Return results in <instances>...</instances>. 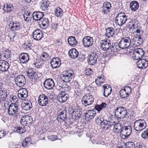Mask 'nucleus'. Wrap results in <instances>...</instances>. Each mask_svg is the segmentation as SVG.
<instances>
[{
    "label": "nucleus",
    "instance_id": "1",
    "mask_svg": "<svg viewBox=\"0 0 148 148\" xmlns=\"http://www.w3.org/2000/svg\"><path fill=\"white\" fill-rule=\"evenodd\" d=\"M128 114L127 110L123 107L120 106L114 110V116L118 119H127L129 117Z\"/></svg>",
    "mask_w": 148,
    "mask_h": 148
},
{
    "label": "nucleus",
    "instance_id": "2",
    "mask_svg": "<svg viewBox=\"0 0 148 148\" xmlns=\"http://www.w3.org/2000/svg\"><path fill=\"white\" fill-rule=\"evenodd\" d=\"M62 79L64 82L68 83L73 81L75 77L74 71L72 69L64 71L61 75Z\"/></svg>",
    "mask_w": 148,
    "mask_h": 148
},
{
    "label": "nucleus",
    "instance_id": "3",
    "mask_svg": "<svg viewBox=\"0 0 148 148\" xmlns=\"http://www.w3.org/2000/svg\"><path fill=\"white\" fill-rule=\"evenodd\" d=\"M21 112L20 108L18 107L16 103H11L9 106L8 112L9 115L13 116L14 115L15 116H17Z\"/></svg>",
    "mask_w": 148,
    "mask_h": 148
},
{
    "label": "nucleus",
    "instance_id": "4",
    "mask_svg": "<svg viewBox=\"0 0 148 148\" xmlns=\"http://www.w3.org/2000/svg\"><path fill=\"white\" fill-rule=\"evenodd\" d=\"M134 127L137 131H141L145 128L147 124L143 119H138L135 121L134 123Z\"/></svg>",
    "mask_w": 148,
    "mask_h": 148
},
{
    "label": "nucleus",
    "instance_id": "5",
    "mask_svg": "<svg viewBox=\"0 0 148 148\" xmlns=\"http://www.w3.org/2000/svg\"><path fill=\"white\" fill-rule=\"evenodd\" d=\"M127 20V16L124 12L118 13L115 18V22L116 24L122 26L125 24Z\"/></svg>",
    "mask_w": 148,
    "mask_h": 148
},
{
    "label": "nucleus",
    "instance_id": "6",
    "mask_svg": "<svg viewBox=\"0 0 148 148\" xmlns=\"http://www.w3.org/2000/svg\"><path fill=\"white\" fill-rule=\"evenodd\" d=\"M93 96L90 93L86 94L82 99V103L85 106L91 105L94 102Z\"/></svg>",
    "mask_w": 148,
    "mask_h": 148
},
{
    "label": "nucleus",
    "instance_id": "7",
    "mask_svg": "<svg viewBox=\"0 0 148 148\" xmlns=\"http://www.w3.org/2000/svg\"><path fill=\"white\" fill-rule=\"evenodd\" d=\"M25 72L27 76L31 81H35L37 79L38 77V74L35 69L31 68H29Z\"/></svg>",
    "mask_w": 148,
    "mask_h": 148
},
{
    "label": "nucleus",
    "instance_id": "8",
    "mask_svg": "<svg viewBox=\"0 0 148 148\" xmlns=\"http://www.w3.org/2000/svg\"><path fill=\"white\" fill-rule=\"evenodd\" d=\"M43 84L44 87L47 90L53 89L55 85L54 81L51 78H48L45 79Z\"/></svg>",
    "mask_w": 148,
    "mask_h": 148
},
{
    "label": "nucleus",
    "instance_id": "9",
    "mask_svg": "<svg viewBox=\"0 0 148 148\" xmlns=\"http://www.w3.org/2000/svg\"><path fill=\"white\" fill-rule=\"evenodd\" d=\"M38 104L42 106H46L48 103V99L47 96L44 94L40 95L38 99Z\"/></svg>",
    "mask_w": 148,
    "mask_h": 148
},
{
    "label": "nucleus",
    "instance_id": "10",
    "mask_svg": "<svg viewBox=\"0 0 148 148\" xmlns=\"http://www.w3.org/2000/svg\"><path fill=\"white\" fill-rule=\"evenodd\" d=\"M82 45L85 47L88 48L91 46L93 43V39L90 36H86L82 40Z\"/></svg>",
    "mask_w": 148,
    "mask_h": 148
},
{
    "label": "nucleus",
    "instance_id": "11",
    "mask_svg": "<svg viewBox=\"0 0 148 148\" xmlns=\"http://www.w3.org/2000/svg\"><path fill=\"white\" fill-rule=\"evenodd\" d=\"M110 42V40L107 38L101 40L100 43L101 49L104 51L109 49L111 47Z\"/></svg>",
    "mask_w": 148,
    "mask_h": 148
},
{
    "label": "nucleus",
    "instance_id": "12",
    "mask_svg": "<svg viewBox=\"0 0 148 148\" xmlns=\"http://www.w3.org/2000/svg\"><path fill=\"white\" fill-rule=\"evenodd\" d=\"M98 57V54L95 53H93L88 56L87 57V62L89 65L93 66L95 64Z\"/></svg>",
    "mask_w": 148,
    "mask_h": 148
},
{
    "label": "nucleus",
    "instance_id": "13",
    "mask_svg": "<svg viewBox=\"0 0 148 148\" xmlns=\"http://www.w3.org/2000/svg\"><path fill=\"white\" fill-rule=\"evenodd\" d=\"M10 26V29L12 31L20 30L22 29L21 23L20 22L15 21L14 22L11 21L9 24Z\"/></svg>",
    "mask_w": 148,
    "mask_h": 148
},
{
    "label": "nucleus",
    "instance_id": "14",
    "mask_svg": "<svg viewBox=\"0 0 148 148\" xmlns=\"http://www.w3.org/2000/svg\"><path fill=\"white\" fill-rule=\"evenodd\" d=\"M15 82L17 86H23L26 84V81L25 77L22 75H18L15 78Z\"/></svg>",
    "mask_w": 148,
    "mask_h": 148
},
{
    "label": "nucleus",
    "instance_id": "15",
    "mask_svg": "<svg viewBox=\"0 0 148 148\" xmlns=\"http://www.w3.org/2000/svg\"><path fill=\"white\" fill-rule=\"evenodd\" d=\"M2 9L3 13L10 14L11 12H13L14 10V7L13 5L9 3H6L3 6Z\"/></svg>",
    "mask_w": 148,
    "mask_h": 148
},
{
    "label": "nucleus",
    "instance_id": "16",
    "mask_svg": "<svg viewBox=\"0 0 148 148\" xmlns=\"http://www.w3.org/2000/svg\"><path fill=\"white\" fill-rule=\"evenodd\" d=\"M32 36L34 40H39L43 37L42 31L40 29H37L32 33Z\"/></svg>",
    "mask_w": 148,
    "mask_h": 148
},
{
    "label": "nucleus",
    "instance_id": "17",
    "mask_svg": "<svg viewBox=\"0 0 148 148\" xmlns=\"http://www.w3.org/2000/svg\"><path fill=\"white\" fill-rule=\"evenodd\" d=\"M28 91L25 88H21L18 91V97L22 100H24L28 96Z\"/></svg>",
    "mask_w": 148,
    "mask_h": 148
},
{
    "label": "nucleus",
    "instance_id": "18",
    "mask_svg": "<svg viewBox=\"0 0 148 148\" xmlns=\"http://www.w3.org/2000/svg\"><path fill=\"white\" fill-rule=\"evenodd\" d=\"M132 127L128 125L127 126H124L123 128L121 130V133L123 132L125 135L122 134V136H124L125 138H128L131 134L132 132Z\"/></svg>",
    "mask_w": 148,
    "mask_h": 148
},
{
    "label": "nucleus",
    "instance_id": "19",
    "mask_svg": "<svg viewBox=\"0 0 148 148\" xmlns=\"http://www.w3.org/2000/svg\"><path fill=\"white\" fill-rule=\"evenodd\" d=\"M21 106L23 110H29L32 108L31 101L28 100H24L21 105Z\"/></svg>",
    "mask_w": 148,
    "mask_h": 148
},
{
    "label": "nucleus",
    "instance_id": "20",
    "mask_svg": "<svg viewBox=\"0 0 148 148\" xmlns=\"http://www.w3.org/2000/svg\"><path fill=\"white\" fill-rule=\"evenodd\" d=\"M66 111L60 110L57 112V120L59 122L63 121L66 118Z\"/></svg>",
    "mask_w": 148,
    "mask_h": 148
},
{
    "label": "nucleus",
    "instance_id": "21",
    "mask_svg": "<svg viewBox=\"0 0 148 148\" xmlns=\"http://www.w3.org/2000/svg\"><path fill=\"white\" fill-rule=\"evenodd\" d=\"M40 20L39 22H38V23L40 27L41 28L44 29V27H47L49 25V22L47 18L44 16Z\"/></svg>",
    "mask_w": 148,
    "mask_h": 148
},
{
    "label": "nucleus",
    "instance_id": "22",
    "mask_svg": "<svg viewBox=\"0 0 148 148\" xmlns=\"http://www.w3.org/2000/svg\"><path fill=\"white\" fill-rule=\"evenodd\" d=\"M61 60L58 58H53L51 60L50 64L53 69H56L61 64Z\"/></svg>",
    "mask_w": 148,
    "mask_h": 148
},
{
    "label": "nucleus",
    "instance_id": "23",
    "mask_svg": "<svg viewBox=\"0 0 148 148\" xmlns=\"http://www.w3.org/2000/svg\"><path fill=\"white\" fill-rule=\"evenodd\" d=\"M138 60L136 63L137 67L142 69L143 68H146L147 67L148 65L147 60L141 58Z\"/></svg>",
    "mask_w": 148,
    "mask_h": 148
},
{
    "label": "nucleus",
    "instance_id": "24",
    "mask_svg": "<svg viewBox=\"0 0 148 148\" xmlns=\"http://www.w3.org/2000/svg\"><path fill=\"white\" fill-rule=\"evenodd\" d=\"M29 55L26 53H22L19 54L20 61L23 64L27 62L29 60Z\"/></svg>",
    "mask_w": 148,
    "mask_h": 148
},
{
    "label": "nucleus",
    "instance_id": "25",
    "mask_svg": "<svg viewBox=\"0 0 148 148\" xmlns=\"http://www.w3.org/2000/svg\"><path fill=\"white\" fill-rule=\"evenodd\" d=\"M103 121L100 125L101 126L104 125L102 127L103 129L106 130L108 129H110L113 125V124H112L111 122L109 120L105 119L104 118Z\"/></svg>",
    "mask_w": 148,
    "mask_h": 148
},
{
    "label": "nucleus",
    "instance_id": "26",
    "mask_svg": "<svg viewBox=\"0 0 148 148\" xmlns=\"http://www.w3.org/2000/svg\"><path fill=\"white\" fill-rule=\"evenodd\" d=\"M33 19L39 22L40 20L44 16L43 12L39 11H35L32 14Z\"/></svg>",
    "mask_w": 148,
    "mask_h": 148
},
{
    "label": "nucleus",
    "instance_id": "27",
    "mask_svg": "<svg viewBox=\"0 0 148 148\" xmlns=\"http://www.w3.org/2000/svg\"><path fill=\"white\" fill-rule=\"evenodd\" d=\"M9 66V63L6 61L3 60H0V71L2 72L7 71Z\"/></svg>",
    "mask_w": 148,
    "mask_h": 148
},
{
    "label": "nucleus",
    "instance_id": "28",
    "mask_svg": "<svg viewBox=\"0 0 148 148\" xmlns=\"http://www.w3.org/2000/svg\"><path fill=\"white\" fill-rule=\"evenodd\" d=\"M104 89L103 93V96L105 97H107L111 93L112 88L111 86L108 84H106L103 86Z\"/></svg>",
    "mask_w": 148,
    "mask_h": 148
},
{
    "label": "nucleus",
    "instance_id": "29",
    "mask_svg": "<svg viewBox=\"0 0 148 148\" xmlns=\"http://www.w3.org/2000/svg\"><path fill=\"white\" fill-rule=\"evenodd\" d=\"M111 7V4L109 2H104L102 6V12L104 14H107L110 12V10Z\"/></svg>",
    "mask_w": 148,
    "mask_h": 148
},
{
    "label": "nucleus",
    "instance_id": "30",
    "mask_svg": "<svg viewBox=\"0 0 148 148\" xmlns=\"http://www.w3.org/2000/svg\"><path fill=\"white\" fill-rule=\"evenodd\" d=\"M69 55L70 58L74 59L79 56V52L75 48L71 49L69 51Z\"/></svg>",
    "mask_w": 148,
    "mask_h": 148
},
{
    "label": "nucleus",
    "instance_id": "31",
    "mask_svg": "<svg viewBox=\"0 0 148 148\" xmlns=\"http://www.w3.org/2000/svg\"><path fill=\"white\" fill-rule=\"evenodd\" d=\"M105 31V36L108 38L112 37L114 34V31L112 27H108L106 29Z\"/></svg>",
    "mask_w": 148,
    "mask_h": 148
},
{
    "label": "nucleus",
    "instance_id": "32",
    "mask_svg": "<svg viewBox=\"0 0 148 148\" xmlns=\"http://www.w3.org/2000/svg\"><path fill=\"white\" fill-rule=\"evenodd\" d=\"M40 8L42 10L45 11L48 10V7L49 6L50 2L47 0H42L40 3Z\"/></svg>",
    "mask_w": 148,
    "mask_h": 148
},
{
    "label": "nucleus",
    "instance_id": "33",
    "mask_svg": "<svg viewBox=\"0 0 148 148\" xmlns=\"http://www.w3.org/2000/svg\"><path fill=\"white\" fill-rule=\"evenodd\" d=\"M139 6V3L137 1H133L130 3V7L132 11H136L138 9Z\"/></svg>",
    "mask_w": 148,
    "mask_h": 148
},
{
    "label": "nucleus",
    "instance_id": "34",
    "mask_svg": "<svg viewBox=\"0 0 148 148\" xmlns=\"http://www.w3.org/2000/svg\"><path fill=\"white\" fill-rule=\"evenodd\" d=\"M69 45L71 46L74 47L77 44V42L74 36H71L67 39Z\"/></svg>",
    "mask_w": 148,
    "mask_h": 148
},
{
    "label": "nucleus",
    "instance_id": "35",
    "mask_svg": "<svg viewBox=\"0 0 148 148\" xmlns=\"http://www.w3.org/2000/svg\"><path fill=\"white\" fill-rule=\"evenodd\" d=\"M113 125L114 124V129H115L116 130L118 133H120L121 134V130L123 128V125L120 123H116L115 121L113 122L112 123Z\"/></svg>",
    "mask_w": 148,
    "mask_h": 148
},
{
    "label": "nucleus",
    "instance_id": "36",
    "mask_svg": "<svg viewBox=\"0 0 148 148\" xmlns=\"http://www.w3.org/2000/svg\"><path fill=\"white\" fill-rule=\"evenodd\" d=\"M8 93L5 89L2 88L0 89V98L5 101Z\"/></svg>",
    "mask_w": 148,
    "mask_h": 148
},
{
    "label": "nucleus",
    "instance_id": "37",
    "mask_svg": "<svg viewBox=\"0 0 148 148\" xmlns=\"http://www.w3.org/2000/svg\"><path fill=\"white\" fill-rule=\"evenodd\" d=\"M13 130L14 132L19 134H23L24 133L26 130L25 128L23 126V127L16 125L13 128Z\"/></svg>",
    "mask_w": 148,
    "mask_h": 148
},
{
    "label": "nucleus",
    "instance_id": "38",
    "mask_svg": "<svg viewBox=\"0 0 148 148\" xmlns=\"http://www.w3.org/2000/svg\"><path fill=\"white\" fill-rule=\"evenodd\" d=\"M106 105L107 104L106 103L102 102L100 105H96L93 108L99 112L103 108L106 107Z\"/></svg>",
    "mask_w": 148,
    "mask_h": 148
},
{
    "label": "nucleus",
    "instance_id": "39",
    "mask_svg": "<svg viewBox=\"0 0 148 148\" xmlns=\"http://www.w3.org/2000/svg\"><path fill=\"white\" fill-rule=\"evenodd\" d=\"M55 16L57 17H61L63 14V11L61 8L59 7H57L55 11Z\"/></svg>",
    "mask_w": 148,
    "mask_h": 148
},
{
    "label": "nucleus",
    "instance_id": "40",
    "mask_svg": "<svg viewBox=\"0 0 148 148\" xmlns=\"http://www.w3.org/2000/svg\"><path fill=\"white\" fill-rule=\"evenodd\" d=\"M139 48L135 49L132 55V57L134 60H138L140 59Z\"/></svg>",
    "mask_w": 148,
    "mask_h": 148
},
{
    "label": "nucleus",
    "instance_id": "41",
    "mask_svg": "<svg viewBox=\"0 0 148 148\" xmlns=\"http://www.w3.org/2000/svg\"><path fill=\"white\" fill-rule=\"evenodd\" d=\"M31 138L30 137H26L25 140H23L22 143V145L23 147H27L30 143Z\"/></svg>",
    "mask_w": 148,
    "mask_h": 148
},
{
    "label": "nucleus",
    "instance_id": "42",
    "mask_svg": "<svg viewBox=\"0 0 148 148\" xmlns=\"http://www.w3.org/2000/svg\"><path fill=\"white\" fill-rule=\"evenodd\" d=\"M118 48H120V46L119 44L117 43H115L114 44H112V46H111L110 49L111 52H116L118 51L119 50Z\"/></svg>",
    "mask_w": 148,
    "mask_h": 148
},
{
    "label": "nucleus",
    "instance_id": "43",
    "mask_svg": "<svg viewBox=\"0 0 148 148\" xmlns=\"http://www.w3.org/2000/svg\"><path fill=\"white\" fill-rule=\"evenodd\" d=\"M119 95L120 97L124 99L129 96L130 94L128 93V92H125L123 89H122L120 91Z\"/></svg>",
    "mask_w": 148,
    "mask_h": 148
},
{
    "label": "nucleus",
    "instance_id": "44",
    "mask_svg": "<svg viewBox=\"0 0 148 148\" xmlns=\"http://www.w3.org/2000/svg\"><path fill=\"white\" fill-rule=\"evenodd\" d=\"M121 39L125 43H126V45L129 47L131 43V40L129 37H125L122 38Z\"/></svg>",
    "mask_w": 148,
    "mask_h": 148
},
{
    "label": "nucleus",
    "instance_id": "45",
    "mask_svg": "<svg viewBox=\"0 0 148 148\" xmlns=\"http://www.w3.org/2000/svg\"><path fill=\"white\" fill-rule=\"evenodd\" d=\"M82 111L80 109H77L75 112H73L72 114V116H73V114H74L75 116L76 117V118H79L81 115H82Z\"/></svg>",
    "mask_w": 148,
    "mask_h": 148
},
{
    "label": "nucleus",
    "instance_id": "46",
    "mask_svg": "<svg viewBox=\"0 0 148 148\" xmlns=\"http://www.w3.org/2000/svg\"><path fill=\"white\" fill-rule=\"evenodd\" d=\"M34 65H35L36 68L37 69L40 68H41L44 65V63L42 61L38 60L36 62L34 63Z\"/></svg>",
    "mask_w": 148,
    "mask_h": 148
},
{
    "label": "nucleus",
    "instance_id": "47",
    "mask_svg": "<svg viewBox=\"0 0 148 148\" xmlns=\"http://www.w3.org/2000/svg\"><path fill=\"white\" fill-rule=\"evenodd\" d=\"M124 145L126 148H136L135 145L133 142H128L126 143H124Z\"/></svg>",
    "mask_w": 148,
    "mask_h": 148
},
{
    "label": "nucleus",
    "instance_id": "48",
    "mask_svg": "<svg viewBox=\"0 0 148 148\" xmlns=\"http://www.w3.org/2000/svg\"><path fill=\"white\" fill-rule=\"evenodd\" d=\"M125 43H125V42L123 41V40H122V39L121 38L119 43V45L120 46V48L123 49H124L127 48V47H128Z\"/></svg>",
    "mask_w": 148,
    "mask_h": 148
},
{
    "label": "nucleus",
    "instance_id": "49",
    "mask_svg": "<svg viewBox=\"0 0 148 148\" xmlns=\"http://www.w3.org/2000/svg\"><path fill=\"white\" fill-rule=\"evenodd\" d=\"M24 48L25 50H29L31 49L32 43L30 41H28L24 43Z\"/></svg>",
    "mask_w": 148,
    "mask_h": 148
},
{
    "label": "nucleus",
    "instance_id": "50",
    "mask_svg": "<svg viewBox=\"0 0 148 148\" xmlns=\"http://www.w3.org/2000/svg\"><path fill=\"white\" fill-rule=\"evenodd\" d=\"M144 131L141 134V136L143 138L147 139L148 137V128L145 129Z\"/></svg>",
    "mask_w": 148,
    "mask_h": 148
},
{
    "label": "nucleus",
    "instance_id": "51",
    "mask_svg": "<svg viewBox=\"0 0 148 148\" xmlns=\"http://www.w3.org/2000/svg\"><path fill=\"white\" fill-rule=\"evenodd\" d=\"M78 57V60L79 61L83 62L84 61L85 59L86 58V56L84 53H80L79 54Z\"/></svg>",
    "mask_w": 148,
    "mask_h": 148
},
{
    "label": "nucleus",
    "instance_id": "52",
    "mask_svg": "<svg viewBox=\"0 0 148 148\" xmlns=\"http://www.w3.org/2000/svg\"><path fill=\"white\" fill-rule=\"evenodd\" d=\"M25 119L26 121L25 123L27 125L29 123L31 124L32 123L33 120L31 116H25Z\"/></svg>",
    "mask_w": 148,
    "mask_h": 148
},
{
    "label": "nucleus",
    "instance_id": "53",
    "mask_svg": "<svg viewBox=\"0 0 148 148\" xmlns=\"http://www.w3.org/2000/svg\"><path fill=\"white\" fill-rule=\"evenodd\" d=\"M103 117H101L100 116H97L95 118V121L97 124L100 125L101 123L102 122L103 120L104 119Z\"/></svg>",
    "mask_w": 148,
    "mask_h": 148
},
{
    "label": "nucleus",
    "instance_id": "54",
    "mask_svg": "<svg viewBox=\"0 0 148 148\" xmlns=\"http://www.w3.org/2000/svg\"><path fill=\"white\" fill-rule=\"evenodd\" d=\"M85 74L87 76H90L92 74L93 71L90 68L86 69L85 70Z\"/></svg>",
    "mask_w": 148,
    "mask_h": 148
},
{
    "label": "nucleus",
    "instance_id": "55",
    "mask_svg": "<svg viewBox=\"0 0 148 148\" xmlns=\"http://www.w3.org/2000/svg\"><path fill=\"white\" fill-rule=\"evenodd\" d=\"M64 92H62L60 93L58 95L57 98V100L60 102H61L63 99V97L64 96Z\"/></svg>",
    "mask_w": 148,
    "mask_h": 148
},
{
    "label": "nucleus",
    "instance_id": "56",
    "mask_svg": "<svg viewBox=\"0 0 148 148\" xmlns=\"http://www.w3.org/2000/svg\"><path fill=\"white\" fill-rule=\"evenodd\" d=\"M84 114L85 117V119L87 121H89L93 118V116H91L87 112H86Z\"/></svg>",
    "mask_w": 148,
    "mask_h": 148
},
{
    "label": "nucleus",
    "instance_id": "57",
    "mask_svg": "<svg viewBox=\"0 0 148 148\" xmlns=\"http://www.w3.org/2000/svg\"><path fill=\"white\" fill-rule=\"evenodd\" d=\"M139 52L140 53L139 56L140 59L141 58H143L145 56V55L147 54L146 53H145L144 51L143 50L140 48H139Z\"/></svg>",
    "mask_w": 148,
    "mask_h": 148
},
{
    "label": "nucleus",
    "instance_id": "58",
    "mask_svg": "<svg viewBox=\"0 0 148 148\" xmlns=\"http://www.w3.org/2000/svg\"><path fill=\"white\" fill-rule=\"evenodd\" d=\"M64 95L61 102L62 103L65 102L69 98V95L65 92H64Z\"/></svg>",
    "mask_w": 148,
    "mask_h": 148
},
{
    "label": "nucleus",
    "instance_id": "59",
    "mask_svg": "<svg viewBox=\"0 0 148 148\" xmlns=\"http://www.w3.org/2000/svg\"><path fill=\"white\" fill-rule=\"evenodd\" d=\"M86 112L91 116H93V117L96 114L95 111L93 109L88 110Z\"/></svg>",
    "mask_w": 148,
    "mask_h": 148
},
{
    "label": "nucleus",
    "instance_id": "60",
    "mask_svg": "<svg viewBox=\"0 0 148 148\" xmlns=\"http://www.w3.org/2000/svg\"><path fill=\"white\" fill-rule=\"evenodd\" d=\"M10 100H12L13 101V102H14V103H16L18 101V99L16 97V96L14 95H12L10 96ZM11 102L12 101L11 100Z\"/></svg>",
    "mask_w": 148,
    "mask_h": 148
},
{
    "label": "nucleus",
    "instance_id": "61",
    "mask_svg": "<svg viewBox=\"0 0 148 148\" xmlns=\"http://www.w3.org/2000/svg\"><path fill=\"white\" fill-rule=\"evenodd\" d=\"M48 139L49 140L54 141L57 139V137L55 135L49 136L47 137Z\"/></svg>",
    "mask_w": 148,
    "mask_h": 148
},
{
    "label": "nucleus",
    "instance_id": "62",
    "mask_svg": "<svg viewBox=\"0 0 148 148\" xmlns=\"http://www.w3.org/2000/svg\"><path fill=\"white\" fill-rule=\"evenodd\" d=\"M5 53V58L6 60L8 59L10 55V52L9 51V50H5L4 51Z\"/></svg>",
    "mask_w": 148,
    "mask_h": 148
},
{
    "label": "nucleus",
    "instance_id": "63",
    "mask_svg": "<svg viewBox=\"0 0 148 148\" xmlns=\"http://www.w3.org/2000/svg\"><path fill=\"white\" fill-rule=\"evenodd\" d=\"M23 18L24 19V20L27 22H29V21H31L32 18V16H27L26 17H25V15H23Z\"/></svg>",
    "mask_w": 148,
    "mask_h": 148
},
{
    "label": "nucleus",
    "instance_id": "64",
    "mask_svg": "<svg viewBox=\"0 0 148 148\" xmlns=\"http://www.w3.org/2000/svg\"><path fill=\"white\" fill-rule=\"evenodd\" d=\"M123 89L125 91V92H128V93H131L132 91V88L128 86L125 87V88Z\"/></svg>",
    "mask_w": 148,
    "mask_h": 148
}]
</instances>
